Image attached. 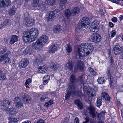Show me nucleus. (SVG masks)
<instances>
[{
  "mask_svg": "<svg viewBox=\"0 0 123 123\" xmlns=\"http://www.w3.org/2000/svg\"><path fill=\"white\" fill-rule=\"evenodd\" d=\"M95 92H91L90 93V97L92 98H93L94 96L95 95Z\"/></svg>",
  "mask_w": 123,
  "mask_h": 123,
  "instance_id": "obj_57",
  "label": "nucleus"
},
{
  "mask_svg": "<svg viewBox=\"0 0 123 123\" xmlns=\"http://www.w3.org/2000/svg\"><path fill=\"white\" fill-rule=\"evenodd\" d=\"M110 87L111 86H114L116 85V77H110Z\"/></svg>",
  "mask_w": 123,
  "mask_h": 123,
  "instance_id": "obj_27",
  "label": "nucleus"
},
{
  "mask_svg": "<svg viewBox=\"0 0 123 123\" xmlns=\"http://www.w3.org/2000/svg\"><path fill=\"white\" fill-rule=\"evenodd\" d=\"M24 16L25 17L24 18L25 19H28L29 18H30L29 16L28 13L27 12H26L25 13H24Z\"/></svg>",
  "mask_w": 123,
  "mask_h": 123,
  "instance_id": "obj_53",
  "label": "nucleus"
},
{
  "mask_svg": "<svg viewBox=\"0 0 123 123\" xmlns=\"http://www.w3.org/2000/svg\"><path fill=\"white\" fill-rule=\"evenodd\" d=\"M47 67L45 65L42 66H40L38 69V72L39 73H45L47 71Z\"/></svg>",
  "mask_w": 123,
  "mask_h": 123,
  "instance_id": "obj_19",
  "label": "nucleus"
},
{
  "mask_svg": "<svg viewBox=\"0 0 123 123\" xmlns=\"http://www.w3.org/2000/svg\"><path fill=\"white\" fill-rule=\"evenodd\" d=\"M74 71L76 72L78 69L83 72L84 70V67L83 65V63L81 61L79 62L75 65L74 68Z\"/></svg>",
  "mask_w": 123,
  "mask_h": 123,
  "instance_id": "obj_8",
  "label": "nucleus"
},
{
  "mask_svg": "<svg viewBox=\"0 0 123 123\" xmlns=\"http://www.w3.org/2000/svg\"><path fill=\"white\" fill-rule=\"evenodd\" d=\"M102 98L100 97L98 98L96 102V105L97 107H99L102 105Z\"/></svg>",
  "mask_w": 123,
  "mask_h": 123,
  "instance_id": "obj_36",
  "label": "nucleus"
},
{
  "mask_svg": "<svg viewBox=\"0 0 123 123\" xmlns=\"http://www.w3.org/2000/svg\"><path fill=\"white\" fill-rule=\"evenodd\" d=\"M58 47V46L57 44L51 45L49 49L48 52L49 53H54Z\"/></svg>",
  "mask_w": 123,
  "mask_h": 123,
  "instance_id": "obj_14",
  "label": "nucleus"
},
{
  "mask_svg": "<svg viewBox=\"0 0 123 123\" xmlns=\"http://www.w3.org/2000/svg\"><path fill=\"white\" fill-rule=\"evenodd\" d=\"M73 66L72 62L70 61H68L65 65V68L71 71L72 70Z\"/></svg>",
  "mask_w": 123,
  "mask_h": 123,
  "instance_id": "obj_22",
  "label": "nucleus"
},
{
  "mask_svg": "<svg viewBox=\"0 0 123 123\" xmlns=\"http://www.w3.org/2000/svg\"><path fill=\"white\" fill-rule=\"evenodd\" d=\"M74 16L78 14L80 12V9L78 7H75L73 9H72Z\"/></svg>",
  "mask_w": 123,
  "mask_h": 123,
  "instance_id": "obj_32",
  "label": "nucleus"
},
{
  "mask_svg": "<svg viewBox=\"0 0 123 123\" xmlns=\"http://www.w3.org/2000/svg\"><path fill=\"white\" fill-rule=\"evenodd\" d=\"M11 3L9 0H0V7L8 6Z\"/></svg>",
  "mask_w": 123,
  "mask_h": 123,
  "instance_id": "obj_10",
  "label": "nucleus"
},
{
  "mask_svg": "<svg viewBox=\"0 0 123 123\" xmlns=\"http://www.w3.org/2000/svg\"><path fill=\"white\" fill-rule=\"evenodd\" d=\"M43 45L39 40L33 43L32 45L33 48L35 49L36 50L38 49L40 47H42Z\"/></svg>",
  "mask_w": 123,
  "mask_h": 123,
  "instance_id": "obj_12",
  "label": "nucleus"
},
{
  "mask_svg": "<svg viewBox=\"0 0 123 123\" xmlns=\"http://www.w3.org/2000/svg\"><path fill=\"white\" fill-rule=\"evenodd\" d=\"M5 74L1 71H0V80H4L6 78Z\"/></svg>",
  "mask_w": 123,
  "mask_h": 123,
  "instance_id": "obj_42",
  "label": "nucleus"
},
{
  "mask_svg": "<svg viewBox=\"0 0 123 123\" xmlns=\"http://www.w3.org/2000/svg\"><path fill=\"white\" fill-rule=\"evenodd\" d=\"M10 22L8 19H6L1 24V26L3 27H5L9 24Z\"/></svg>",
  "mask_w": 123,
  "mask_h": 123,
  "instance_id": "obj_41",
  "label": "nucleus"
},
{
  "mask_svg": "<svg viewBox=\"0 0 123 123\" xmlns=\"http://www.w3.org/2000/svg\"><path fill=\"white\" fill-rule=\"evenodd\" d=\"M110 65H112L113 63V59L112 57H111L110 60Z\"/></svg>",
  "mask_w": 123,
  "mask_h": 123,
  "instance_id": "obj_61",
  "label": "nucleus"
},
{
  "mask_svg": "<svg viewBox=\"0 0 123 123\" xmlns=\"http://www.w3.org/2000/svg\"><path fill=\"white\" fill-rule=\"evenodd\" d=\"M48 40V37L46 35H43L41 36L39 40L43 45L45 44Z\"/></svg>",
  "mask_w": 123,
  "mask_h": 123,
  "instance_id": "obj_21",
  "label": "nucleus"
},
{
  "mask_svg": "<svg viewBox=\"0 0 123 123\" xmlns=\"http://www.w3.org/2000/svg\"><path fill=\"white\" fill-rule=\"evenodd\" d=\"M88 20V18L87 17H86L83 18L81 23H79L76 27L77 30H80L81 29L84 30L87 28L88 26L87 25H88L89 23Z\"/></svg>",
  "mask_w": 123,
  "mask_h": 123,
  "instance_id": "obj_4",
  "label": "nucleus"
},
{
  "mask_svg": "<svg viewBox=\"0 0 123 123\" xmlns=\"http://www.w3.org/2000/svg\"><path fill=\"white\" fill-rule=\"evenodd\" d=\"M39 31L36 28L26 30L23 34L22 39L25 42H30L35 40L38 37Z\"/></svg>",
  "mask_w": 123,
  "mask_h": 123,
  "instance_id": "obj_1",
  "label": "nucleus"
},
{
  "mask_svg": "<svg viewBox=\"0 0 123 123\" xmlns=\"http://www.w3.org/2000/svg\"><path fill=\"white\" fill-rule=\"evenodd\" d=\"M48 4L50 5H52L54 4L56 0H47Z\"/></svg>",
  "mask_w": 123,
  "mask_h": 123,
  "instance_id": "obj_49",
  "label": "nucleus"
},
{
  "mask_svg": "<svg viewBox=\"0 0 123 123\" xmlns=\"http://www.w3.org/2000/svg\"><path fill=\"white\" fill-rule=\"evenodd\" d=\"M9 123H17L18 120L15 118H10L9 119Z\"/></svg>",
  "mask_w": 123,
  "mask_h": 123,
  "instance_id": "obj_44",
  "label": "nucleus"
},
{
  "mask_svg": "<svg viewBox=\"0 0 123 123\" xmlns=\"http://www.w3.org/2000/svg\"><path fill=\"white\" fill-rule=\"evenodd\" d=\"M20 101V99H19L18 97H15L14 99V102L15 103H16Z\"/></svg>",
  "mask_w": 123,
  "mask_h": 123,
  "instance_id": "obj_56",
  "label": "nucleus"
},
{
  "mask_svg": "<svg viewBox=\"0 0 123 123\" xmlns=\"http://www.w3.org/2000/svg\"><path fill=\"white\" fill-rule=\"evenodd\" d=\"M48 14L46 18L47 21L53 20L55 17V13L53 11L50 12Z\"/></svg>",
  "mask_w": 123,
  "mask_h": 123,
  "instance_id": "obj_18",
  "label": "nucleus"
},
{
  "mask_svg": "<svg viewBox=\"0 0 123 123\" xmlns=\"http://www.w3.org/2000/svg\"><path fill=\"white\" fill-rule=\"evenodd\" d=\"M65 49L67 52L68 53H70L72 50L71 46L68 44L66 45L65 46Z\"/></svg>",
  "mask_w": 123,
  "mask_h": 123,
  "instance_id": "obj_38",
  "label": "nucleus"
},
{
  "mask_svg": "<svg viewBox=\"0 0 123 123\" xmlns=\"http://www.w3.org/2000/svg\"><path fill=\"white\" fill-rule=\"evenodd\" d=\"M3 110L6 111V113L10 115H15L17 112L14 110V108L13 107L11 108H8L4 107L2 108Z\"/></svg>",
  "mask_w": 123,
  "mask_h": 123,
  "instance_id": "obj_9",
  "label": "nucleus"
},
{
  "mask_svg": "<svg viewBox=\"0 0 123 123\" xmlns=\"http://www.w3.org/2000/svg\"><path fill=\"white\" fill-rule=\"evenodd\" d=\"M7 50V48L5 46H2L0 48V54H2L5 52Z\"/></svg>",
  "mask_w": 123,
  "mask_h": 123,
  "instance_id": "obj_37",
  "label": "nucleus"
},
{
  "mask_svg": "<svg viewBox=\"0 0 123 123\" xmlns=\"http://www.w3.org/2000/svg\"><path fill=\"white\" fill-rule=\"evenodd\" d=\"M101 97L105 99V100L108 101H110V97L108 95V94L106 92H103L102 93Z\"/></svg>",
  "mask_w": 123,
  "mask_h": 123,
  "instance_id": "obj_30",
  "label": "nucleus"
},
{
  "mask_svg": "<svg viewBox=\"0 0 123 123\" xmlns=\"http://www.w3.org/2000/svg\"><path fill=\"white\" fill-rule=\"evenodd\" d=\"M92 122V120L89 117L85 118V121L83 122V123H90Z\"/></svg>",
  "mask_w": 123,
  "mask_h": 123,
  "instance_id": "obj_47",
  "label": "nucleus"
},
{
  "mask_svg": "<svg viewBox=\"0 0 123 123\" xmlns=\"http://www.w3.org/2000/svg\"><path fill=\"white\" fill-rule=\"evenodd\" d=\"M89 29L92 32H96L98 31V30H96V29H95L93 27L91 26L89 27Z\"/></svg>",
  "mask_w": 123,
  "mask_h": 123,
  "instance_id": "obj_52",
  "label": "nucleus"
},
{
  "mask_svg": "<svg viewBox=\"0 0 123 123\" xmlns=\"http://www.w3.org/2000/svg\"><path fill=\"white\" fill-rule=\"evenodd\" d=\"M44 81H43V84H46L50 80V76L49 75H46L43 78Z\"/></svg>",
  "mask_w": 123,
  "mask_h": 123,
  "instance_id": "obj_33",
  "label": "nucleus"
},
{
  "mask_svg": "<svg viewBox=\"0 0 123 123\" xmlns=\"http://www.w3.org/2000/svg\"><path fill=\"white\" fill-rule=\"evenodd\" d=\"M91 26L94 28L95 29H96V30H98V27L99 26V23L97 21H95L92 23Z\"/></svg>",
  "mask_w": 123,
  "mask_h": 123,
  "instance_id": "obj_31",
  "label": "nucleus"
},
{
  "mask_svg": "<svg viewBox=\"0 0 123 123\" xmlns=\"http://www.w3.org/2000/svg\"><path fill=\"white\" fill-rule=\"evenodd\" d=\"M74 123H79V119L77 117L75 118L74 120Z\"/></svg>",
  "mask_w": 123,
  "mask_h": 123,
  "instance_id": "obj_63",
  "label": "nucleus"
},
{
  "mask_svg": "<svg viewBox=\"0 0 123 123\" xmlns=\"http://www.w3.org/2000/svg\"><path fill=\"white\" fill-rule=\"evenodd\" d=\"M122 48L120 47L119 44L116 45L113 49V51L115 55L119 54L121 51Z\"/></svg>",
  "mask_w": 123,
  "mask_h": 123,
  "instance_id": "obj_16",
  "label": "nucleus"
},
{
  "mask_svg": "<svg viewBox=\"0 0 123 123\" xmlns=\"http://www.w3.org/2000/svg\"><path fill=\"white\" fill-rule=\"evenodd\" d=\"M6 59H6V61H5L4 64H7L10 63L11 62L10 59L8 58H7Z\"/></svg>",
  "mask_w": 123,
  "mask_h": 123,
  "instance_id": "obj_54",
  "label": "nucleus"
},
{
  "mask_svg": "<svg viewBox=\"0 0 123 123\" xmlns=\"http://www.w3.org/2000/svg\"><path fill=\"white\" fill-rule=\"evenodd\" d=\"M26 93L24 92H21L19 94L18 97L20 98L21 99L22 98L23 99V98L25 97V95L26 94Z\"/></svg>",
  "mask_w": 123,
  "mask_h": 123,
  "instance_id": "obj_50",
  "label": "nucleus"
},
{
  "mask_svg": "<svg viewBox=\"0 0 123 123\" xmlns=\"http://www.w3.org/2000/svg\"><path fill=\"white\" fill-rule=\"evenodd\" d=\"M18 37V36L15 35H12L11 37L9 43L11 44H13L15 42L17 41Z\"/></svg>",
  "mask_w": 123,
  "mask_h": 123,
  "instance_id": "obj_20",
  "label": "nucleus"
},
{
  "mask_svg": "<svg viewBox=\"0 0 123 123\" xmlns=\"http://www.w3.org/2000/svg\"><path fill=\"white\" fill-rule=\"evenodd\" d=\"M43 61V60L40 55H38L37 56L34 61L33 62V63L35 65L37 66L39 64Z\"/></svg>",
  "mask_w": 123,
  "mask_h": 123,
  "instance_id": "obj_15",
  "label": "nucleus"
},
{
  "mask_svg": "<svg viewBox=\"0 0 123 123\" xmlns=\"http://www.w3.org/2000/svg\"><path fill=\"white\" fill-rule=\"evenodd\" d=\"M24 22V24H25L27 26L32 25L34 24V21L32 20L31 18H29L28 19H25Z\"/></svg>",
  "mask_w": 123,
  "mask_h": 123,
  "instance_id": "obj_17",
  "label": "nucleus"
},
{
  "mask_svg": "<svg viewBox=\"0 0 123 123\" xmlns=\"http://www.w3.org/2000/svg\"><path fill=\"white\" fill-rule=\"evenodd\" d=\"M89 71L90 73L93 75H96L97 74L94 69L91 68H89Z\"/></svg>",
  "mask_w": 123,
  "mask_h": 123,
  "instance_id": "obj_45",
  "label": "nucleus"
},
{
  "mask_svg": "<svg viewBox=\"0 0 123 123\" xmlns=\"http://www.w3.org/2000/svg\"><path fill=\"white\" fill-rule=\"evenodd\" d=\"M51 67L55 70H57L61 67L60 64H57L55 62H52L51 64Z\"/></svg>",
  "mask_w": 123,
  "mask_h": 123,
  "instance_id": "obj_26",
  "label": "nucleus"
},
{
  "mask_svg": "<svg viewBox=\"0 0 123 123\" xmlns=\"http://www.w3.org/2000/svg\"><path fill=\"white\" fill-rule=\"evenodd\" d=\"M61 30V26L60 25H55L53 29V32L55 33L59 32Z\"/></svg>",
  "mask_w": 123,
  "mask_h": 123,
  "instance_id": "obj_28",
  "label": "nucleus"
},
{
  "mask_svg": "<svg viewBox=\"0 0 123 123\" xmlns=\"http://www.w3.org/2000/svg\"><path fill=\"white\" fill-rule=\"evenodd\" d=\"M89 111V113L90 115L92 117L94 118L96 116V113L95 109L92 105H90L87 108Z\"/></svg>",
  "mask_w": 123,
  "mask_h": 123,
  "instance_id": "obj_11",
  "label": "nucleus"
},
{
  "mask_svg": "<svg viewBox=\"0 0 123 123\" xmlns=\"http://www.w3.org/2000/svg\"><path fill=\"white\" fill-rule=\"evenodd\" d=\"M60 2L62 4L65 5L67 2V0H60Z\"/></svg>",
  "mask_w": 123,
  "mask_h": 123,
  "instance_id": "obj_58",
  "label": "nucleus"
},
{
  "mask_svg": "<svg viewBox=\"0 0 123 123\" xmlns=\"http://www.w3.org/2000/svg\"><path fill=\"white\" fill-rule=\"evenodd\" d=\"M117 19L116 17H113L112 18V21L114 22H116L117 21Z\"/></svg>",
  "mask_w": 123,
  "mask_h": 123,
  "instance_id": "obj_62",
  "label": "nucleus"
},
{
  "mask_svg": "<svg viewBox=\"0 0 123 123\" xmlns=\"http://www.w3.org/2000/svg\"><path fill=\"white\" fill-rule=\"evenodd\" d=\"M84 75H82L79 77L78 78L79 80L82 81H83V78H84Z\"/></svg>",
  "mask_w": 123,
  "mask_h": 123,
  "instance_id": "obj_60",
  "label": "nucleus"
},
{
  "mask_svg": "<svg viewBox=\"0 0 123 123\" xmlns=\"http://www.w3.org/2000/svg\"><path fill=\"white\" fill-rule=\"evenodd\" d=\"M25 95V97L23 98L22 100L25 103H28L31 99L30 97L27 94Z\"/></svg>",
  "mask_w": 123,
  "mask_h": 123,
  "instance_id": "obj_35",
  "label": "nucleus"
},
{
  "mask_svg": "<svg viewBox=\"0 0 123 123\" xmlns=\"http://www.w3.org/2000/svg\"><path fill=\"white\" fill-rule=\"evenodd\" d=\"M65 14L67 18L68 19H70L72 18V16H74L72 10L70 11L68 9L65 11Z\"/></svg>",
  "mask_w": 123,
  "mask_h": 123,
  "instance_id": "obj_13",
  "label": "nucleus"
},
{
  "mask_svg": "<svg viewBox=\"0 0 123 123\" xmlns=\"http://www.w3.org/2000/svg\"><path fill=\"white\" fill-rule=\"evenodd\" d=\"M11 53V52L10 50H8L5 54L0 56V62L3 60L6 59V58H7L8 55Z\"/></svg>",
  "mask_w": 123,
  "mask_h": 123,
  "instance_id": "obj_24",
  "label": "nucleus"
},
{
  "mask_svg": "<svg viewBox=\"0 0 123 123\" xmlns=\"http://www.w3.org/2000/svg\"><path fill=\"white\" fill-rule=\"evenodd\" d=\"M31 79H29L26 80L25 84V86L26 88H29V85L31 83Z\"/></svg>",
  "mask_w": 123,
  "mask_h": 123,
  "instance_id": "obj_46",
  "label": "nucleus"
},
{
  "mask_svg": "<svg viewBox=\"0 0 123 123\" xmlns=\"http://www.w3.org/2000/svg\"><path fill=\"white\" fill-rule=\"evenodd\" d=\"M33 52V51L29 46L26 48L23 52L26 55L32 54Z\"/></svg>",
  "mask_w": 123,
  "mask_h": 123,
  "instance_id": "obj_25",
  "label": "nucleus"
},
{
  "mask_svg": "<svg viewBox=\"0 0 123 123\" xmlns=\"http://www.w3.org/2000/svg\"><path fill=\"white\" fill-rule=\"evenodd\" d=\"M88 40L95 43H98L101 41L102 37L99 34L94 33L92 34Z\"/></svg>",
  "mask_w": 123,
  "mask_h": 123,
  "instance_id": "obj_5",
  "label": "nucleus"
},
{
  "mask_svg": "<svg viewBox=\"0 0 123 123\" xmlns=\"http://www.w3.org/2000/svg\"><path fill=\"white\" fill-rule=\"evenodd\" d=\"M92 44L90 43H84L81 44L78 48V55L80 57H84L90 53L93 50Z\"/></svg>",
  "mask_w": 123,
  "mask_h": 123,
  "instance_id": "obj_2",
  "label": "nucleus"
},
{
  "mask_svg": "<svg viewBox=\"0 0 123 123\" xmlns=\"http://www.w3.org/2000/svg\"><path fill=\"white\" fill-rule=\"evenodd\" d=\"M16 12L15 8L14 6H13L12 8L10 9L9 13V14L11 15H14Z\"/></svg>",
  "mask_w": 123,
  "mask_h": 123,
  "instance_id": "obj_39",
  "label": "nucleus"
},
{
  "mask_svg": "<svg viewBox=\"0 0 123 123\" xmlns=\"http://www.w3.org/2000/svg\"><path fill=\"white\" fill-rule=\"evenodd\" d=\"M44 121L43 120H40L38 121L36 123H44Z\"/></svg>",
  "mask_w": 123,
  "mask_h": 123,
  "instance_id": "obj_64",
  "label": "nucleus"
},
{
  "mask_svg": "<svg viewBox=\"0 0 123 123\" xmlns=\"http://www.w3.org/2000/svg\"><path fill=\"white\" fill-rule=\"evenodd\" d=\"M48 97V95L47 94L43 95L41 97V101H43L45 100Z\"/></svg>",
  "mask_w": 123,
  "mask_h": 123,
  "instance_id": "obj_51",
  "label": "nucleus"
},
{
  "mask_svg": "<svg viewBox=\"0 0 123 123\" xmlns=\"http://www.w3.org/2000/svg\"><path fill=\"white\" fill-rule=\"evenodd\" d=\"M75 103L77 106L78 108L82 109L83 108V105L81 102L79 100L77 99L74 101Z\"/></svg>",
  "mask_w": 123,
  "mask_h": 123,
  "instance_id": "obj_29",
  "label": "nucleus"
},
{
  "mask_svg": "<svg viewBox=\"0 0 123 123\" xmlns=\"http://www.w3.org/2000/svg\"><path fill=\"white\" fill-rule=\"evenodd\" d=\"M66 92L67 93L65 96V98L67 100L70 98L71 95L73 97L75 96L81 97L83 96L81 92L76 91V89L71 88H69L68 87Z\"/></svg>",
  "mask_w": 123,
  "mask_h": 123,
  "instance_id": "obj_3",
  "label": "nucleus"
},
{
  "mask_svg": "<svg viewBox=\"0 0 123 123\" xmlns=\"http://www.w3.org/2000/svg\"><path fill=\"white\" fill-rule=\"evenodd\" d=\"M97 81L99 83L102 84L105 82L104 78L103 77H100L97 79Z\"/></svg>",
  "mask_w": 123,
  "mask_h": 123,
  "instance_id": "obj_43",
  "label": "nucleus"
},
{
  "mask_svg": "<svg viewBox=\"0 0 123 123\" xmlns=\"http://www.w3.org/2000/svg\"><path fill=\"white\" fill-rule=\"evenodd\" d=\"M116 31L115 30H112L111 31V35L110 37L111 38H113L115 36L116 34Z\"/></svg>",
  "mask_w": 123,
  "mask_h": 123,
  "instance_id": "obj_55",
  "label": "nucleus"
},
{
  "mask_svg": "<svg viewBox=\"0 0 123 123\" xmlns=\"http://www.w3.org/2000/svg\"><path fill=\"white\" fill-rule=\"evenodd\" d=\"M105 114V111H102L99 114H98L97 115V117L99 120L101 119V118L103 119L104 118Z\"/></svg>",
  "mask_w": 123,
  "mask_h": 123,
  "instance_id": "obj_34",
  "label": "nucleus"
},
{
  "mask_svg": "<svg viewBox=\"0 0 123 123\" xmlns=\"http://www.w3.org/2000/svg\"><path fill=\"white\" fill-rule=\"evenodd\" d=\"M69 79V82L68 87L69 88H71L76 89V86L75 83L76 81L75 76L74 74L72 75Z\"/></svg>",
  "mask_w": 123,
  "mask_h": 123,
  "instance_id": "obj_6",
  "label": "nucleus"
},
{
  "mask_svg": "<svg viewBox=\"0 0 123 123\" xmlns=\"http://www.w3.org/2000/svg\"><path fill=\"white\" fill-rule=\"evenodd\" d=\"M16 104V106L17 107L19 108H20L21 106H22L23 103L21 100Z\"/></svg>",
  "mask_w": 123,
  "mask_h": 123,
  "instance_id": "obj_48",
  "label": "nucleus"
},
{
  "mask_svg": "<svg viewBox=\"0 0 123 123\" xmlns=\"http://www.w3.org/2000/svg\"><path fill=\"white\" fill-rule=\"evenodd\" d=\"M68 122L67 118H64L62 121V123H68Z\"/></svg>",
  "mask_w": 123,
  "mask_h": 123,
  "instance_id": "obj_59",
  "label": "nucleus"
},
{
  "mask_svg": "<svg viewBox=\"0 0 123 123\" xmlns=\"http://www.w3.org/2000/svg\"><path fill=\"white\" fill-rule=\"evenodd\" d=\"M40 0H32V6L33 9L37 7V4L39 2Z\"/></svg>",
  "mask_w": 123,
  "mask_h": 123,
  "instance_id": "obj_40",
  "label": "nucleus"
},
{
  "mask_svg": "<svg viewBox=\"0 0 123 123\" xmlns=\"http://www.w3.org/2000/svg\"><path fill=\"white\" fill-rule=\"evenodd\" d=\"M29 62L26 58L22 59L19 63V67L21 68L26 67L28 64Z\"/></svg>",
  "mask_w": 123,
  "mask_h": 123,
  "instance_id": "obj_7",
  "label": "nucleus"
},
{
  "mask_svg": "<svg viewBox=\"0 0 123 123\" xmlns=\"http://www.w3.org/2000/svg\"><path fill=\"white\" fill-rule=\"evenodd\" d=\"M10 103L9 101L6 98H5L3 101L1 103V105L3 106V108L4 107L8 108V106L10 105Z\"/></svg>",
  "mask_w": 123,
  "mask_h": 123,
  "instance_id": "obj_23",
  "label": "nucleus"
}]
</instances>
